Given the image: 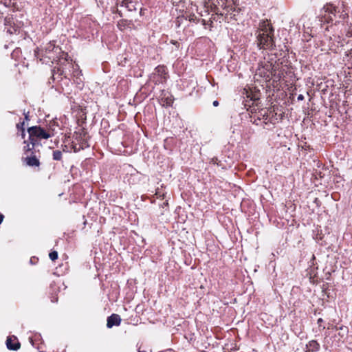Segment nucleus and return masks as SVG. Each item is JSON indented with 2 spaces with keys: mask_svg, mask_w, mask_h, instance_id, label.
Returning <instances> with one entry per match:
<instances>
[{
  "mask_svg": "<svg viewBox=\"0 0 352 352\" xmlns=\"http://www.w3.org/2000/svg\"><path fill=\"white\" fill-rule=\"evenodd\" d=\"M321 17L327 23H340L349 17L347 6L342 1L338 6L331 3H326L320 11Z\"/></svg>",
  "mask_w": 352,
  "mask_h": 352,
  "instance_id": "nucleus-1",
  "label": "nucleus"
},
{
  "mask_svg": "<svg viewBox=\"0 0 352 352\" xmlns=\"http://www.w3.org/2000/svg\"><path fill=\"white\" fill-rule=\"evenodd\" d=\"M274 30L267 21H260L256 32V41L258 47L263 50H272L275 47L274 38Z\"/></svg>",
  "mask_w": 352,
  "mask_h": 352,
  "instance_id": "nucleus-2",
  "label": "nucleus"
},
{
  "mask_svg": "<svg viewBox=\"0 0 352 352\" xmlns=\"http://www.w3.org/2000/svg\"><path fill=\"white\" fill-rule=\"evenodd\" d=\"M42 56L55 60L56 58H65L67 60V54L61 51L58 46H56L54 42H49L44 48V54Z\"/></svg>",
  "mask_w": 352,
  "mask_h": 352,
  "instance_id": "nucleus-3",
  "label": "nucleus"
},
{
  "mask_svg": "<svg viewBox=\"0 0 352 352\" xmlns=\"http://www.w3.org/2000/svg\"><path fill=\"white\" fill-rule=\"evenodd\" d=\"M29 133V140L32 147L36 144V139H48L51 137L50 134L46 132L43 128L38 126L30 127L28 129Z\"/></svg>",
  "mask_w": 352,
  "mask_h": 352,
  "instance_id": "nucleus-4",
  "label": "nucleus"
},
{
  "mask_svg": "<svg viewBox=\"0 0 352 352\" xmlns=\"http://www.w3.org/2000/svg\"><path fill=\"white\" fill-rule=\"evenodd\" d=\"M274 72H275L274 65L267 61L259 65L255 75L263 78L266 81H270L272 78Z\"/></svg>",
  "mask_w": 352,
  "mask_h": 352,
  "instance_id": "nucleus-5",
  "label": "nucleus"
},
{
  "mask_svg": "<svg viewBox=\"0 0 352 352\" xmlns=\"http://www.w3.org/2000/svg\"><path fill=\"white\" fill-rule=\"evenodd\" d=\"M153 75V80L155 81V83H163L166 80L168 77L166 68L164 65H159L155 69Z\"/></svg>",
  "mask_w": 352,
  "mask_h": 352,
  "instance_id": "nucleus-6",
  "label": "nucleus"
},
{
  "mask_svg": "<svg viewBox=\"0 0 352 352\" xmlns=\"http://www.w3.org/2000/svg\"><path fill=\"white\" fill-rule=\"evenodd\" d=\"M121 322L120 316L118 314H113L107 318V327L111 328L113 326H118Z\"/></svg>",
  "mask_w": 352,
  "mask_h": 352,
  "instance_id": "nucleus-7",
  "label": "nucleus"
},
{
  "mask_svg": "<svg viewBox=\"0 0 352 352\" xmlns=\"http://www.w3.org/2000/svg\"><path fill=\"white\" fill-rule=\"evenodd\" d=\"M320 347V344L314 340H310L306 344L305 352H315L319 351Z\"/></svg>",
  "mask_w": 352,
  "mask_h": 352,
  "instance_id": "nucleus-8",
  "label": "nucleus"
},
{
  "mask_svg": "<svg viewBox=\"0 0 352 352\" xmlns=\"http://www.w3.org/2000/svg\"><path fill=\"white\" fill-rule=\"evenodd\" d=\"M24 161L29 166H39L40 165L38 159L34 155L30 157H26Z\"/></svg>",
  "mask_w": 352,
  "mask_h": 352,
  "instance_id": "nucleus-9",
  "label": "nucleus"
},
{
  "mask_svg": "<svg viewBox=\"0 0 352 352\" xmlns=\"http://www.w3.org/2000/svg\"><path fill=\"white\" fill-rule=\"evenodd\" d=\"M6 346L10 350L16 351L20 348V343L17 341L13 344V342H12V338H8L6 340Z\"/></svg>",
  "mask_w": 352,
  "mask_h": 352,
  "instance_id": "nucleus-10",
  "label": "nucleus"
},
{
  "mask_svg": "<svg viewBox=\"0 0 352 352\" xmlns=\"http://www.w3.org/2000/svg\"><path fill=\"white\" fill-rule=\"evenodd\" d=\"M245 91H246L247 97L250 98L251 100L256 101L259 99L260 96L258 93L252 94L249 93V91H247L246 89H245Z\"/></svg>",
  "mask_w": 352,
  "mask_h": 352,
  "instance_id": "nucleus-11",
  "label": "nucleus"
},
{
  "mask_svg": "<svg viewBox=\"0 0 352 352\" xmlns=\"http://www.w3.org/2000/svg\"><path fill=\"white\" fill-rule=\"evenodd\" d=\"M62 159V152L59 150L53 151V160L60 161Z\"/></svg>",
  "mask_w": 352,
  "mask_h": 352,
  "instance_id": "nucleus-12",
  "label": "nucleus"
},
{
  "mask_svg": "<svg viewBox=\"0 0 352 352\" xmlns=\"http://www.w3.org/2000/svg\"><path fill=\"white\" fill-rule=\"evenodd\" d=\"M24 125H25V122H20V123H18L16 124V127L19 130L21 131V135H22V138H24L25 137V129H24Z\"/></svg>",
  "mask_w": 352,
  "mask_h": 352,
  "instance_id": "nucleus-13",
  "label": "nucleus"
},
{
  "mask_svg": "<svg viewBox=\"0 0 352 352\" xmlns=\"http://www.w3.org/2000/svg\"><path fill=\"white\" fill-rule=\"evenodd\" d=\"M49 256L52 261H55L58 258V252L56 251H53L50 253Z\"/></svg>",
  "mask_w": 352,
  "mask_h": 352,
  "instance_id": "nucleus-14",
  "label": "nucleus"
},
{
  "mask_svg": "<svg viewBox=\"0 0 352 352\" xmlns=\"http://www.w3.org/2000/svg\"><path fill=\"white\" fill-rule=\"evenodd\" d=\"M283 74H280V72L276 74V71L273 72L272 78H274L275 80H279L282 77Z\"/></svg>",
  "mask_w": 352,
  "mask_h": 352,
  "instance_id": "nucleus-15",
  "label": "nucleus"
},
{
  "mask_svg": "<svg viewBox=\"0 0 352 352\" xmlns=\"http://www.w3.org/2000/svg\"><path fill=\"white\" fill-rule=\"evenodd\" d=\"M34 148V147H30V144H28L26 146H24V151L28 152L30 151H32Z\"/></svg>",
  "mask_w": 352,
  "mask_h": 352,
  "instance_id": "nucleus-16",
  "label": "nucleus"
},
{
  "mask_svg": "<svg viewBox=\"0 0 352 352\" xmlns=\"http://www.w3.org/2000/svg\"><path fill=\"white\" fill-rule=\"evenodd\" d=\"M218 10L219 9H218L217 6L214 3V8H212V10L213 12H214L217 14H219V10Z\"/></svg>",
  "mask_w": 352,
  "mask_h": 352,
  "instance_id": "nucleus-17",
  "label": "nucleus"
},
{
  "mask_svg": "<svg viewBox=\"0 0 352 352\" xmlns=\"http://www.w3.org/2000/svg\"><path fill=\"white\" fill-rule=\"evenodd\" d=\"M304 100V96H303V95L300 94V95L298 96V100Z\"/></svg>",
  "mask_w": 352,
  "mask_h": 352,
  "instance_id": "nucleus-18",
  "label": "nucleus"
},
{
  "mask_svg": "<svg viewBox=\"0 0 352 352\" xmlns=\"http://www.w3.org/2000/svg\"><path fill=\"white\" fill-rule=\"evenodd\" d=\"M4 219V216L3 214H2L1 213H0V224L2 223L3 220Z\"/></svg>",
  "mask_w": 352,
  "mask_h": 352,
  "instance_id": "nucleus-19",
  "label": "nucleus"
},
{
  "mask_svg": "<svg viewBox=\"0 0 352 352\" xmlns=\"http://www.w3.org/2000/svg\"><path fill=\"white\" fill-rule=\"evenodd\" d=\"M122 23H118V28H119L121 30H123V28H122V27H123V25H122Z\"/></svg>",
  "mask_w": 352,
  "mask_h": 352,
  "instance_id": "nucleus-20",
  "label": "nucleus"
},
{
  "mask_svg": "<svg viewBox=\"0 0 352 352\" xmlns=\"http://www.w3.org/2000/svg\"><path fill=\"white\" fill-rule=\"evenodd\" d=\"M212 104L214 107H217L219 105V102L217 100H214Z\"/></svg>",
  "mask_w": 352,
  "mask_h": 352,
  "instance_id": "nucleus-21",
  "label": "nucleus"
},
{
  "mask_svg": "<svg viewBox=\"0 0 352 352\" xmlns=\"http://www.w3.org/2000/svg\"><path fill=\"white\" fill-rule=\"evenodd\" d=\"M323 322V320H322V318H319V319L318 320V324H320V323H321V322Z\"/></svg>",
  "mask_w": 352,
  "mask_h": 352,
  "instance_id": "nucleus-22",
  "label": "nucleus"
},
{
  "mask_svg": "<svg viewBox=\"0 0 352 352\" xmlns=\"http://www.w3.org/2000/svg\"><path fill=\"white\" fill-rule=\"evenodd\" d=\"M58 72H60V74H58L59 76H61L63 75V71H60V69H58Z\"/></svg>",
  "mask_w": 352,
  "mask_h": 352,
  "instance_id": "nucleus-23",
  "label": "nucleus"
},
{
  "mask_svg": "<svg viewBox=\"0 0 352 352\" xmlns=\"http://www.w3.org/2000/svg\"><path fill=\"white\" fill-rule=\"evenodd\" d=\"M202 23H203V25H204L206 24V22L204 19L202 20Z\"/></svg>",
  "mask_w": 352,
  "mask_h": 352,
  "instance_id": "nucleus-24",
  "label": "nucleus"
},
{
  "mask_svg": "<svg viewBox=\"0 0 352 352\" xmlns=\"http://www.w3.org/2000/svg\"><path fill=\"white\" fill-rule=\"evenodd\" d=\"M55 75H56V74L54 73V74H53V76H52L54 80H55V79L56 78L55 77Z\"/></svg>",
  "mask_w": 352,
  "mask_h": 352,
  "instance_id": "nucleus-25",
  "label": "nucleus"
},
{
  "mask_svg": "<svg viewBox=\"0 0 352 352\" xmlns=\"http://www.w3.org/2000/svg\"><path fill=\"white\" fill-rule=\"evenodd\" d=\"M25 119L28 120V114L25 115Z\"/></svg>",
  "mask_w": 352,
  "mask_h": 352,
  "instance_id": "nucleus-26",
  "label": "nucleus"
},
{
  "mask_svg": "<svg viewBox=\"0 0 352 352\" xmlns=\"http://www.w3.org/2000/svg\"><path fill=\"white\" fill-rule=\"evenodd\" d=\"M210 26H212V21H210Z\"/></svg>",
  "mask_w": 352,
  "mask_h": 352,
  "instance_id": "nucleus-27",
  "label": "nucleus"
},
{
  "mask_svg": "<svg viewBox=\"0 0 352 352\" xmlns=\"http://www.w3.org/2000/svg\"><path fill=\"white\" fill-rule=\"evenodd\" d=\"M138 352H146V351H138Z\"/></svg>",
  "mask_w": 352,
  "mask_h": 352,
  "instance_id": "nucleus-28",
  "label": "nucleus"
}]
</instances>
